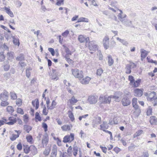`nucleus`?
<instances>
[{
  "instance_id": "1",
  "label": "nucleus",
  "mask_w": 157,
  "mask_h": 157,
  "mask_svg": "<svg viewBox=\"0 0 157 157\" xmlns=\"http://www.w3.org/2000/svg\"><path fill=\"white\" fill-rule=\"evenodd\" d=\"M147 100L151 102L154 106L157 105V97L154 92H149L147 95Z\"/></svg>"
},
{
  "instance_id": "2",
  "label": "nucleus",
  "mask_w": 157,
  "mask_h": 157,
  "mask_svg": "<svg viewBox=\"0 0 157 157\" xmlns=\"http://www.w3.org/2000/svg\"><path fill=\"white\" fill-rule=\"evenodd\" d=\"M71 71L74 76L79 79H80L83 77V72L82 71H79L77 69H72Z\"/></svg>"
},
{
  "instance_id": "3",
  "label": "nucleus",
  "mask_w": 157,
  "mask_h": 157,
  "mask_svg": "<svg viewBox=\"0 0 157 157\" xmlns=\"http://www.w3.org/2000/svg\"><path fill=\"white\" fill-rule=\"evenodd\" d=\"M23 149L24 152L26 154L28 153L30 150H32V149L33 150L34 153L35 154H36L37 153V149L36 147L33 145H32L29 147L28 145H24L23 146Z\"/></svg>"
},
{
  "instance_id": "4",
  "label": "nucleus",
  "mask_w": 157,
  "mask_h": 157,
  "mask_svg": "<svg viewBox=\"0 0 157 157\" xmlns=\"http://www.w3.org/2000/svg\"><path fill=\"white\" fill-rule=\"evenodd\" d=\"M111 98V96L108 97L105 96L104 97L100 96L99 100L102 103L109 104Z\"/></svg>"
},
{
  "instance_id": "5",
  "label": "nucleus",
  "mask_w": 157,
  "mask_h": 157,
  "mask_svg": "<svg viewBox=\"0 0 157 157\" xmlns=\"http://www.w3.org/2000/svg\"><path fill=\"white\" fill-rule=\"evenodd\" d=\"M98 100L97 96H90L88 97L87 101L90 104H94L97 102Z\"/></svg>"
},
{
  "instance_id": "6",
  "label": "nucleus",
  "mask_w": 157,
  "mask_h": 157,
  "mask_svg": "<svg viewBox=\"0 0 157 157\" xmlns=\"http://www.w3.org/2000/svg\"><path fill=\"white\" fill-rule=\"evenodd\" d=\"M86 46H88L90 50L95 51L98 49L97 45L95 44L94 41L88 42V44Z\"/></svg>"
},
{
  "instance_id": "7",
  "label": "nucleus",
  "mask_w": 157,
  "mask_h": 157,
  "mask_svg": "<svg viewBox=\"0 0 157 157\" xmlns=\"http://www.w3.org/2000/svg\"><path fill=\"white\" fill-rule=\"evenodd\" d=\"M74 134L71 133L70 135L65 136L63 138V141L64 143H66L68 142H71L74 140Z\"/></svg>"
},
{
  "instance_id": "8",
  "label": "nucleus",
  "mask_w": 157,
  "mask_h": 157,
  "mask_svg": "<svg viewBox=\"0 0 157 157\" xmlns=\"http://www.w3.org/2000/svg\"><path fill=\"white\" fill-rule=\"evenodd\" d=\"M109 38L107 36H105L103 40V44L105 49H107L109 47Z\"/></svg>"
},
{
  "instance_id": "9",
  "label": "nucleus",
  "mask_w": 157,
  "mask_h": 157,
  "mask_svg": "<svg viewBox=\"0 0 157 157\" xmlns=\"http://www.w3.org/2000/svg\"><path fill=\"white\" fill-rule=\"evenodd\" d=\"M9 93L6 90H4L3 92L0 94V99L2 100H7L8 99Z\"/></svg>"
},
{
  "instance_id": "10",
  "label": "nucleus",
  "mask_w": 157,
  "mask_h": 157,
  "mask_svg": "<svg viewBox=\"0 0 157 157\" xmlns=\"http://www.w3.org/2000/svg\"><path fill=\"white\" fill-rule=\"evenodd\" d=\"M78 39L80 43L86 42V46L88 44L89 40V37L85 38L82 35H80L79 36Z\"/></svg>"
},
{
  "instance_id": "11",
  "label": "nucleus",
  "mask_w": 157,
  "mask_h": 157,
  "mask_svg": "<svg viewBox=\"0 0 157 157\" xmlns=\"http://www.w3.org/2000/svg\"><path fill=\"white\" fill-rule=\"evenodd\" d=\"M57 152V147L56 145L53 146L50 157H56Z\"/></svg>"
},
{
  "instance_id": "12",
  "label": "nucleus",
  "mask_w": 157,
  "mask_h": 157,
  "mask_svg": "<svg viewBox=\"0 0 157 157\" xmlns=\"http://www.w3.org/2000/svg\"><path fill=\"white\" fill-rule=\"evenodd\" d=\"M48 141V137L47 134H46L44 135L42 140V144L43 147L46 146Z\"/></svg>"
},
{
  "instance_id": "13",
  "label": "nucleus",
  "mask_w": 157,
  "mask_h": 157,
  "mask_svg": "<svg viewBox=\"0 0 157 157\" xmlns=\"http://www.w3.org/2000/svg\"><path fill=\"white\" fill-rule=\"evenodd\" d=\"M101 118L100 117H97L95 120L92 123V125L93 128L96 127L97 125L100 124Z\"/></svg>"
},
{
  "instance_id": "14",
  "label": "nucleus",
  "mask_w": 157,
  "mask_h": 157,
  "mask_svg": "<svg viewBox=\"0 0 157 157\" xmlns=\"http://www.w3.org/2000/svg\"><path fill=\"white\" fill-rule=\"evenodd\" d=\"M90 79L91 78L90 77L86 76L85 78H83L79 80L80 81V82L82 84H86L88 83Z\"/></svg>"
},
{
  "instance_id": "15",
  "label": "nucleus",
  "mask_w": 157,
  "mask_h": 157,
  "mask_svg": "<svg viewBox=\"0 0 157 157\" xmlns=\"http://www.w3.org/2000/svg\"><path fill=\"white\" fill-rule=\"evenodd\" d=\"M141 52V60L143 61V59L145 58L147 56L148 53L149 52L143 49H140Z\"/></svg>"
},
{
  "instance_id": "16",
  "label": "nucleus",
  "mask_w": 157,
  "mask_h": 157,
  "mask_svg": "<svg viewBox=\"0 0 157 157\" xmlns=\"http://www.w3.org/2000/svg\"><path fill=\"white\" fill-rule=\"evenodd\" d=\"M120 21L124 25L126 26H130L132 24V21L127 19H122V20H120Z\"/></svg>"
},
{
  "instance_id": "17",
  "label": "nucleus",
  "mask_w": 157,
  "mask_h": 157,
  "mask_svg": "<svg viewBox=\"0 0 157 157\" xmlns=\"http://www.w3.org/2000/svg\"><path fill=\"white\" fill-rule=\"evenodd\" d=\"M122 104L124 106H127L130 103V101L126 97L123 98L122 100Z\"/></svg>"
},
{
  "instance_id": "18",
  "label": "nucleus",
  "mask_w": 157,
  "mask_h": 157,
  "mask_svg": "<svg viewBox=\"0 0 157 157\" xmlns=\"http://www.w3.org/2000/svg\"><path fill=\"white\" fill-rule=\"evenodd\" d=\"M143 94V91L139 89H136L134 90V95L135 96L141 97Z\"/></svg>"
},
{
  "instance_id": "19",
  "label": "nucleus",
  "mask_w": 157,
  "mask_h": 157,
  "mask_svg": "<svg viewBox=\"0 0 157 157\" xmlns=\"http://www.w3.org/2000/svg\"><path fill=\"white\" fill-rule=\"evenodd\" d=\"M72 127V126L71 125L65 124L62 126L61 128L63 131H66L70 130Z\"/></svg>"
},
{
  "instance_id": "20",
  "label": "nucleus",
  "mask_w": 157,
  "mask_h": 157,
  "mask_svg": "<svg viewBox=\"0 0 157 157\" xmlns=\"http://www.w3.org/2000/svg\"><path fill=\"white\" fill-rule=\"evenodd\" d=\"M100 126L101 127L100 129L103 131H105L106 129H107L109 127L107 123L105 121L103 122V123L101 124Z\"/></svg>"
},
{
  "instance_id": "21",
  "label": "nucleus",
  "mask_w": 157,
  "mask_h": 157,
  "mask_svg": "<svg viewBox=\"0 0 157 157\" xmlns=\"http://www.w3.org/2000/svg\"><path fill=\"white\" fill-rule=\"evenodd\" d=\"M9 120L10 121L6 123L7 124L9 125H13L16 123L17 121V119L13 117H10L9 118Z\"/></svg>"
},
{
  "instance_id": "22",
  "label": "nucleus",
  "mask_w": 157,
  "mask_h": 157,
  "mask_svg": "<svg viewBox=\"0 0 157 157\" xmlns=\"http://www.w3.org/2000/svg\"><path fill=\"white\" fill-rule=\"evenodd\" d=\"M132 105L133 107L135 109H137L138 108L137 105V99L136 98H133L132 101Z\"/></svg>"
},
{
  "instance_id": "23",
  "label": "nucleus",
  "mask_w": 157,
  "mask_h": 157,
  "mask_svg": "<svg viewBox=\"0 0 157 157\" xmlns=\"http://www.w3.org/2000/svg\"><path fill=\"white\" fill-rule=\"evenodd\" d=\"M157 122V118L155 116H151L150 118V122L151 124H155Z\"/></svg>"
},
{
  "instance_id": "24",
  "label": "nucleus",
  "mask_w": 157,
  "mask_h": 157,
  "mask_svg": "<svg viewBox=\"0 0 157 157\" xmlns=\"http://www.w3.org/2000/svg\"><path fill=\"white\" fill-rule=\"evenodd\" d=\"M14 52H8L7 53V57L8 59L12 61L14 58Z\"/></svg>"
},
{
  "instance_id": "25",
  "label": "nucleus",
  "mask_w": 157,
  "mask_h": 157,
  "mask_svg": "<svg viewBox=\"0 0 157 157\" xmlns=\"http://www.w3.org/2000/svg\"><path fill=\"white\" fill-rule=\"evenodd\" d=\"M5 10H6V12L11 17H13L14 15L13 13L10 10V9L6 7H5Z\"/></svg>"
},
{
  "instance_id": "26",
  "label": "nucleus",
  "mask_w": 157,
  "mask_h": 157,
  "mask_svg": "<svg viewBox=\"0 0 157 157\" xmlns=\"http://www.w3.org/2000/svg\"><path fill=\"white\" fill-rule=\"evenodd\" d=\"M119 10L120 11V13L118 14L117 16L120 21V20H122V19H123V18H125L126 17V15L125 14L122 15V14L123 13L122 11L121 10Z\"/></svg>"
},
{
  "instance_id": "27",
  "label": "nucleus",
  "mask_w": 157,
  "mask_h": 157,
  "mask_svg": "<svg viewBox=\"0 0 157 157\" xmlns=\"http://www.w3.org/2000/svg\"><path fill=\"white\" fill-rule=\"evenodd\" d=\"M108 63L109 66H111L114 63L113 60L112 59L111 56L109 55L108 56Z\"/></svg>"
},
{
  "instance_id": "28",
  "label": "nucleus",
  "mask_w": 157,
  "mask_h": 157,
  "mask_svg": "<svg viewBox=\"0 0 157 157\" xmlns=\"http://www.w3.org/2000/svg\"><path fill=\"white\" fill-rule=\"evenodd\" d=\"M63 47L65 48V51L66 53L65 56H66V57H69L71 55V51H70L69 48L65 46H63Z\"/></svg>"
},
{
  "instance_id": "29",
  "label": "nucleus",
  "mask_w": 157,
  "mask_h": 157,
  "mask_svg": "<svg viewBox=\"0 0 157 157\" xmlns=\"http://www.w3.org/2000/svg\"><path fill=\"white\" fill-rule=\"evenodd\" d=\"M89 22V20L87 18L81 17L78 18L77 22Z\"/></svg>"
},
{
  "instance_id": "30",
  "label": "nucleus",
  "mask_w": 157,
  "mask_h": 157,
  "mask_svg": "<svg viewBox=\"0 0 157 157\" xmlns=\"http://www.w3.org/2000/svg\"><path fill=\"white\" fill-rule=\"evenodd\" d=\"M53 72V75H52V79L53 80H57L58 79V77L57 76V74L56 73V70H52Z\"/></svg>"
},
{
  "instance_id": "31",
  "label": "nucleus",
  "mask_w": 157,
  "mask_h": 157,
  "mask_svg": "<svg viewBox=\"0 0 157 157\" xmlns=\"http://www.w3.org/2000/svg\"><path fill=\"white\" fill-rule=\"evenodd\" d=\"M71 104L74 105L77 103L78 100L76 99L74 96H72L71 99L69 100Z\"/></svg>"
},
{
  "instance_id": "32",
  "label": "nucleus",
  "mask_w": 157,
  "mask_h": 157,
  "mask_svg": "<svg viewBox=\"0 0 157 157\" xmlns=\"http://www.w3.org/2000/svg\"><path fill=\"white\" fill-rule=\"evenodd\" d=\"M16 59L17 61H19L20 62L24 60V57L23 54H21L17 56L16 58Z\"/></svg>"
},
{
  "instance_id": "33",
  "label": "nucleus",
  "mask_w": 157,
  "mask_h": 157,
  "mask_svg": "<svg viewBox=\"0 0 157 157\" xmlns=\"http://www.w3.org/2000/svg\"><path fill=\"white\" fill-rule=\"evenodd\" d=\"M116 39L117 40L119 41L124 45L127 46L128 44V42L124 39H121L118 37H117Z\"/></svg>"
},
{
  "instance_id": "34",
  "label": "nucleus",
  "mask_w": 157,
  "mask_h": 157,
  "mask_svg": "<svg viewBox=\"0 0 157 157\" xmlns=\"http://www.w3.org/2000/svg\"><path fill=\"white\" fill-rule=\"evenodd\" d=\"M68 117L71 119L72 121H73L75 120V118L73 113L71 111H68Z\"/></svg>"
},
{
  "instance_id": "35",
  "label": "nucleus",
  "mask_w": 157,
  "mask_h": 157,
  "mask_svg": "<svg viewBox=\"0 0 157 157\" xmlns=\"http://www.w3.org/2000/svg\"><path fill=\"white\" fill-rule=\"evenodd\" d=\"M143 131L142 130H139L136 132L134 135L133 137L135 138L138 136L142 134Z\"/></svg>"
},
{
  "instance_id": "36",
  "label": "nucleus",
  "mask_w": 157,
  "mask_h": 157,
  "mask_svg": "<svg viewBox=\"0 0 157 157\" xmlns=\"http://www.w3.org/2000/svg\"><path fill=\"white\" fill-rule=\"evenodd\" d=\"M56 102L55 100H53L51 104V105L48 108V109L52 110L56 105Z\"/></svg>"
},
{
  "instance_id": "37",
  "label": "nucleus",
  "mask_w": 157,
  "mask_h": 157,
  "mask_svg": "<svg viewBox=\"0 0 157 157\" xmlns=\"http://www.w3.org/2000/svg\"><path fill=\"white\" fill-rule=\"evenodd\" d=\"M13 44L16 45H17L19 46L20 44V43L18 39L15 38L14 36V37H13Z\"/></svg>"
},
{
  "instance_id": "38",
  "label": "nucleus",
  "mask_w": 157,
  "mask_h": 157,
  "mask_svg": "<svg viewBox=\"0 0 157 157\" xmlns=\"http://www.w3.org/2000/svg\"><path fill=\"white\" fill-rule=\"evenodd\" d=\"M131 68L129 66L128 64L126 65L125 67L126 71L125 72L126 74H130L131 72Z\"/></svg>"
},
{
  "instance_id": "39",
  "label": "nucleus",
  "mask_w": 157,
  "mask_h": 157,
  "mask_svg": "<svg viewBox=\"0 0 157 157\" xmlns=\"http://www.w3.org/2000/svg\"><path fill=\"white\" fill-rule=\"evenodd\" d=\"M35 104H36V109H37L38 108L39 106V102L38 100L36 101H32V104L33 106H35Z\"/></svg>"
},
{
  "instance_id": "40",
  "label": "nucleus",
  "mask_w": 157,
  "mask_h": 157,
  "mask_svg": "<svg viewBox=\"0 0 157 157\" xmlns=\"http://www.w3.org/2000/svg\"><path fill=\"white\" fill-rule=\"evenodd\" d=\"M6 110L8 112L11 113H13L14 111L13 108L10 106H8L7 107Z\"/></svg>"
},
{
  "instance_id": "41",
  "label": "nucleus",
  "mask_w": 157,
  "mask_h": 157,
  "mask_svg": "<svg viewBox=\"0 0 157 157\" xmlns=\"http://www.w3.org/2000/svg\"><path fill=\"white\" fill-rule=\"evenodd\" d=\"M24 129L27 132L29 133L32 129V128L29 126L26 125L24 126Z\"/></svg>"
},
{
  "instance_id": "42",
  "label": "nucleus",
  "mask_w": 157,
  "mask_h": 157,
  "mask_svg": "<svg viewBox=\"0 0 157 157\" xmlns=\"http://www.w3.org/2000/svg\"><path fill=\"white\" fill-rule=\"evenodd\" d=\"M140 82V79H139L135 82L134 81L133 83V87H135L138 86L139 85Z\"/></svg>"
},
{
  "instance_id": "43",
  "label": "nucleus",
  "mask_w": 157,
  "mask_h": 157,
  "mask_svg": "<svg viewBox=\"0 0 157 157\" xmlns=\"http://www.w3.org/2000/svg\"><path fill=\"white\" fill-rule=\"evenodd\" d=\"M10 95L11 99L13 100L16 99L17 98L16 94L13 92H11L10 93Z\"/></svg>"
},
{
  "instance_id": "44",
  "label": "nucleus",
  "mask_w": 157,
  "mask_h": 157,
  "mask_svg": "<svg viewBox=\"0 0 157 157\" xmlns=\"http://www.w3.org/2000/svg\"><path fill=\"white\" fill-rule=\"evenodd\" d=\"M67 152L69 156H72V150L71 146H70L68 147L67 150Z\"/></svg>"
},
{
  "instance_id": "45",
  "label": "nucleus",
  "mask_w": 157,
  "mask_h": 157,
  "mask_svg": "<svg viewBox=\"0 0 157 157\" xmlns=\"http://www.w3.org/2000/svg\"><path fill=\"white\" fill-rule=\"evenodd\" d=\"M10 67V66L8 64V62L7 61L6 64L4 65V69L5 71H7L9 69Z\"/></svg>"
},
{
  "instance_id": "46",
  "label": "nucleus",
  "mask_w": 157,
  "mask_h": 157,
  "mask_svg": "<svg viewBox=\"0 0 157 157\" xmlns=\"http://www.w3.org/2000/svg\"><path fill=\"white\" fill-rule=\"evenodd\" d=\"M6 100L2 101L1 103V105L2 106H5L9 104L8 102L6 101Z\"/></svg>"
},
{
  "instance_id": "47",
  "label": "nucleus",
  "mask_w": 157,
  "mask_h": 157,
  "mask_svg": "<svg viewBox=\"0 0 157 157\" xmlns=\"http://www.w3.org/2000/svg\"><path fill=\"white\" fill-rule=\"evenodd\" d=\"M50 151V149H45L43 152V154L45 156H48L49 154Z\"/></svg>"
},
{
  "instance_id": "48",
  "label": "nucleus",
  "mask_w": 157,
  "mask_h": 157,
  "mask_svg": "<svg viewBox=\"0 0 157 157\" xmlns=\"http://www.w3.org/2000/svg\"><path fill=\"white\" fill-rule=\"evenodd\" d=\"M5 56L3 54V52L0 53V62H2L4 61L5 59Z\"/></svg>"
},
{
  "instance_id": "49",
  "label": "nucleus",
  "mask_w": 157,
  "mask_h": 157,
  "mask_svg": "<svg viewBox=\"0 0 157 157\" xmlns=\"http://www.w3.org/2000/svg\"><path fill=\"white\" fill-rule=\"evenodd\" d=\"M112 98H113L115 99V101H119L121 100V98H119L115 94L114 95H111Z\"/></svg>"
},
{
  "instance_id": "50",
  "label": "nucleus",
  "mask_w": 157,
  "mask_h": 157,
  "mask_svg": "<svg viewBox=\"0 0 157 157\" xmlns=\"http://www.w3.org/2000/svg\"><path fill=\"white\" fill-rule=\"evenodd\" d=\"M64 0H58L57 2L56 3V5L59 6H60L61 5L64 4Z\"/></svg>"
},
{
  "instance_id": "51",
  "label": "nucleus",
  "mask_w": 157,
  "mask_h": 157,
  "mask_svg": "<svg viewBox=\"0 0 157 157\" xmlns=\"http://www.w3.org/2000/svg\"><path fill=\"white\" fill-rule=\"evenodd\" d=\"M128 80L130 81V83L132 84L135 81L134 79V77L132 75L129 76Z\"/></svg>"
},
{
  "instance_id": "52",
  "label": "nucleus",
  "mask_w": 157,
  "mask_h": 157,
  "mask_svg": "<svg viewBox=\"0 0 157 157\" xmlns=\"http://www.w3.org/2000/svg\"><path fill=\"white\" fill-rule=\"evenodd\" d=\"M26 139L27 141L30 143H32L33 138L31 136H29L26 137Z\"/></svg>"
},
{
  "instance_id": "53",
  "label": "nucleus",
  "mask_w": 157,
  "mask_h": 157,
  "mask_svg": "<svg viewBox=\"0 0 157 157\" xmlns=\"http://www.w3.org/2000/svg\"><path fill=\"white\" fill-rule=\"evenodd\" d=\"M128 65L130 67L131 69H134L136 67V65L133 63H130Z\"/></svg>"
},
{
  "instance_id": "54",
  "label": "nucleus",
  "mask_w": 157,
  "mask_h": 157,
  "mask_svg": "<svg viewBox=\"0 0 157 157\" xmlns=\"http://www.w3.org/2000/svg\"><path fill=\"white\" fill-rule=\"evenodd\" d=\"M17 112L18 113L21 114V115H23L24 113L23 110L21 108H17Z\"/></svg>"
},
{
  "instance_id": "55",
  "label": "nucleus",
  "mask_w": 157,
  "mask_h": 157,
  "mask_svg": "<svg viewBox=\"0 0 157 157\" xmlns=\"http://www.w3.org/2000/svg\"><path fill=\"white\" fill-rule=\"evenodd\" d=\"M69 31L68 30H66L62 34V36L64 37H66L69 33Z\"/></svg>"
},
{
  "instance_id": "56",
  "label": "nucleus",
  "mask_w": 157,
  "mask_h": 157,
  "mask_svg": "<svg viewBox=\"0 0 157 157\" xmlns=\"http://www.w3.org/2000/svg\"><path fill=\"white\" fill-rule=\"evenodd\" d=\"M18 137V135L16 134H13L12 136L10 138V140L12 141L14 140L17 138Z\"/></svg>"
},
{
  "instance_id": "57",
  "label": "nucleus",
  "mask_w": 157,
  "mask_h": 157,
  "mask_svg": "<svg viewBox=\"0 0 157 157\" xmlns=\"http://www.w3.org/2000/svg\"><path fill=\"white\" fill-rule=\"evenodd\" d=\"M35 118L38 119L39 121H40L41 120V118L40 117L39 114L38 112H36L35 114Z\"/></svg>"
},
{
  "instance_id": "58",
  "label": "nucleus",
  "mask_w": 157,
  "mask_h": 157,
  "mask_svg": "<svg viewBox=\"0 0 157 157\" xmlns=\"http://www.w3.org/2000/svg\"><path fill=\"white\" fill-rule=\"evenodd\" d=\"M48 111L47 110L46 107L45 105H44L43 110V113L45 115H47L48 113Z\"/></svg>"
},
{
  "instance_id": "59",
  "label": "nucleus",
  "mask_w": 157,
  "mask_h": 157,
  "mask_svg": "<svg viewBox=\"0 0 157 157\" xmlns=\"http://www.w3.org/2000/svg\"><path fill=\"white\" fill-rule=\"evenodd\" d=\"M103 72L102 69L101 68L98 69L97 71V75L100 76Z\"/></svg>"
},
{
  "instance_id": "60",
  "label": "nucleus",
  "mask_w": 157,
  "mask_h": 157,
  "mask_svg": "<svg viewBox=\"0 0 157 157\" xmlns=\"http://www.w3.org/2000/svg\"><path fill=\"white\" fill-rule=\"evenodd\" d=\"M42 127L44 128L45 132H46L47 131L48 126L46 123L44 122L42 123Z\"/></svg>"
},
{
  "instance_id": "61",
  "label": "nucleus",
  "mask_w": 157,
  "mask_h": 157,
  "mask_svg": "<svg viewBox=\"0 0 157 157\" xmlns=\"http://www.w3.org/2000/svg\"><path fill=\"white\" fill-rule=\"evenodd\" d=\"M48 50L51 52L52 56H54V55L55 52L54 49L52 48H48Z\"/></svg>"
},
{
  "instance_id": "62",
  "label": "nucleus",
  "mask_w": 157,
  "mask_h": 157,
  "mask_svg": "<svg viewBox=\"0 0 157 157\" xmlns=\"http://www.w3.org/2000/svg\"><path fill=\"white\" fill-rule=\"evenodd\" d=\"M19 64L20 65V66L22 68L25 67L26 66V63L24 62H20L19 63Z\"/></svg>"
},
{
  "instance_id": "63",
  "label": "nucleus",
  "mask_w": 157,
  "mask_h": 157,
  "mask_svg": "<svg viewBox=\"0 0 157 157\" xmlns=\"http://www.w3.org/2000/svg\"><path fill=\"white\" fill-rule=\"evenodd\" d=\"M116 95L118 97L120 98V97L121 96L122 94L123 93L122 92L118 91V92H115L114 94Z\"/></svg>"
},
{
  "instance_id": "64",
  "label": "nucleus",
  "mask_w": 157,
  "mask_h": 157,
  "mask_svg": "<svg viewBox=\"0 0 157 157\" xmlns=\"http://www.w3.org/2000/svg\"><path fill=\"white\" fill-rule=\"evenodd\" d=\"M22 101L21 99H18L16 100V104L18 106H20L21 104Z\"/></svg>"
}]
</instances>
